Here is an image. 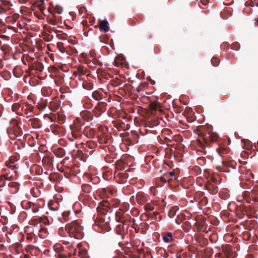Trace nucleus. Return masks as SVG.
<instances>
[{
  "label": "nucleus",
  "mask_w": 258,
  "mask_h": 258,
  "mask_svg": "<svg viewBox=\"0 0 258 258\" xmlns=\"http://www.w3.org/2000/svg\"><path fill=\"white\" fill-rule=\"evenodd\" d=\"M38 210H39L38 208H36V209H34L33 210V211L34 213H36V212H37L38 211Z\"/></svg>",
  "instance_id": "aec40b11"
},
{
  "label": "nucleus",
  "mask_w": 258,
  "mask_h": 258,
  "mask_svg": "<svg viewBox=\"0 0 258 258\" xmlns=\"http://www.w3.org/2000/svg\"><path fill=\"white\" fill-rule=\"evenodd\" d=\"M66 229L71 236L76 238L81 239L83 237V228L76 221L68 224Z\"/></svg>",
  "instance_id": "f257e3e1"
},
{
  "label": "nucleus",
  "mask_w": 258,
  "mask_h": 258,
  "mask_svg": "<svg viewBox=\"0 0 258 258\" xmlns=\"http://www.w3.org/2000/svg\"><path fill=\"white\" fill-rule=\"evenodd\" d=\"M39 1H40V2H41L42 3V4L39 6V9L41 11H42V8H43V3H44V0H39Z\"/></svg>",
  "instance_id": "a211bd4d"
},
{
  "label": "nucleus",
  "mask_w": 258,
  "mask_h": 258,
  "mask_svg": "<svg viewBox=\"0 0 258 258\" xmlns=\"http://www.w3.org/2000/svg\"><path fill=\"white\" fill-rule=\"evenodd\" d=\"M209 137L213 142H215L218 138V135L216 133H212L209 134Z\"/></svg>",
  "instance_id": "6e6552de"
},
{
  "label": "nucleus",
  "mask_w": 258,
  "mask_h": 258,
  "mask_svg": "<svg viewBox=\"0 0 258 258\" xmlns=\"http://www.w3.org/2000/svg\"><path fill=\"white\" fill-rule=\"evenodd\" d=\"M43 231H46V230H45V229H42V230H41V232H43Z\"/></svg>",
  "instance_id": "4be33fe9"
},
{
  "label": "nucleus",
  "mask_w": 258,
  "mask_h": 258,
  "mask_svg": "<svg viewBox=\"0 0 258 258\" xmlns=\"http://www.w3.org/2000/svg\"><path fill=\"white\" fill-rule=\"evenodd\" d=\"M20 107V105L18 104H15L12 106V109L14 111H15Z\"/></svg>",
  "instance_id": "ddd939ff"
},
{
  "label": "nucleus",
  "mask_w": 258,
  "mask_h": 258,
  "mask_svg": "<svg viewBox=\"0 0 258 258\" xmlns=\"http://www.w3.org/2000/svg\"><path fill=\"white\" fill-rule=\"evenodd\" d=\"M211 62L213 66H216L218 64L219 61L217 58H213L211 60Z\"/></svg>",
  "instance_id": "9b49d317"
},
{
  "label": "nucleus",
  "mask_w": 258,
  "mask_h": 258,
  "mask_svg": "<svg viewBox=\"0 0 258 258\" xmlns=\"http://www.w3.org/2000/svg\"><path fill=\"white\" fill-rule=\"evenodd\" d=\"M62 248V247L61 245L60 244H56L53 246L54 250L57 252H60Z\"/></svg>",
  "instance_id": "1a4fd4ad"
},
{
  "label": "nucleus",
  "mask_w": 258,
  "mask_h": 258,
  "mask_svg": "<svg viewBox=\"0 0 258 258\" xmlns=\"http://www.w3.org/2000/svg\"><path fill=\"white\" fill-rule=\"evenodd\" d=\"M48 11L49 12V13H51L50 11V10L48 9Z\"/></svg>",
  "instance_id": "5701e85b"
},
{
  "label": "nucleus",
  "mask_w": 258,
  "mask_h": 258,
  "mask_svg": "<svg viewBox=\"0 0 258 258\" xmlns=\"http://www.w3.org/2000/svg\"><path fill=\"white\" fill-rule=\"evenodd\" d=\"M163 239L165 242H170L172 240V235L171 233H167L163 237Z\"/></svg>",
  "instance_id": "423d86ee"
},
{
  "label": "nucleus",
  "mask_w": 258,
  "mask_h": 258,
  "mask_svg": "<svg viewBox=\"0 0 258 258\" xmlns=\"http://www.w3.org/2000/svg\"><path fill=\"white\" fill-rule=\"evenodd\" d=\"M57 47L61 53H64L65 52V49L63 46V44L62 42H58L57 44Z\"/></svg>",
  "instance_id": "9d476101"
},
{
  "label": "nucleus",
  "mask_w": 258,
  "mask_h": 258,
  "mask_svg": "<svg viewBox=\"0 0 258 258\" xmlns=\"http://www.w3.org/2000/svg\"><path fill=\"white\" fill-rule=\"evenodd\" d=\"M55 11L56 13L60 14L62 12V8L59 6H56L55 8Z\"/></svg>",
  "instance_id": "f8f14e48"
},
{
  "label": "nucleus",
  "mask_w": 258,
  "mask_h": 258,
  "mask_svg": "<svg viewBox=\"0 0 258 258\" xmlns=\"http://www.w3.org/2000/svg\"><path fill=\"white\" fill-rule=\"evenodd\" d=\"M8 133L12 139H14L16 137H20L22 135V131L17 120L12 119L11 120L10 126L8 130Z\"/></svg>",
  "instance_id": "f03ea898"
},
{
  "label": "nucleus",
  "mask_w": 258,
  "mask_h": 258,
  "mask_svg": "<svg viewBox=\"0 0 258 258\" xmlns=\"http://www.w3.org/2000/svg\"><path fill=\"white\" fill-rule=\"evenodd\" d=\"M149 210H153V208L151 207V208H149Z\"/></svg>",
  "instance_id": "412c9836"
},
{
  "label": "nucleus",
  "mask_w": 258,
  "mask_h": 258,
  "mask_svg": "<svg viewBox=\"0 0 258 258\" xmlns=\"http://www.w3.org/2000/svg\"><path fill=\"white\" fill-rule=\"evenodd\" d=\"M217 152H218L219 154L220 155V156H222V154L223 153L221 152V150L220 149H217Z\"/></svg>",
  "instance_id": "6ab92c4d"
},
{
  "label": "nucleus",
  "mask_w": 258,
  "mask_h": 258,
  "mask_svg": "<svg viewBox=\"0 0 258 258\" xmlns=\"http://www.w3.org/2000/svg\"><path fill=\"white\" fill-rule=\"evenodd\" d=\"M174 175V173L173 172H170L169 173L167 176H168L169 179H170V177H172Z\"/></svg>",
  "instance_id": "4468645a"
},
{
  "label": "nucleus",
  "mask_w": 258,
  "mask_h": 258,
  "mask_svg": "<svg viewBox=\"0 0 258 258\" xmlns=\"http://www.w3.org/2000/svg\"><path fill=\"white\" fill-rule=\"evenodd\" d=\"M100 27L101 29L103 30L105 32H107L109 30L107 21L106 20L100 21Z\"/></svg>",
  "instance_id": "20e7f679"
},
{
  "label": "nucleus",
  "mask_w": 258,
  "mask_h": 258,
  "mask_svg": "<svg viewBox=\"0 0 258 258\" xmlns=\"http://www.w3.org/2000/svg\"><path fill=\"white\" fill-rule=\"evenodd\" d=\"M161 105L158 102H155L151 104V108L154 110L161 111Z\"/></svg>",
  "instance_id": "39448f33"
},
{
  "label": "nucleus",
  "mask_w": 258,
  "mask_h": 258,
  "mask_svg": "<svg viewBox=\"0 0 258 258\" xmlns=\"http://www.w3.org/2000/svg\"><path fill=\"white\" fill-rule=\"evenodd\" d=\"M257 7H258V3L256 4Z\"/></svg>",
  "instance_id": "b1692460"
},
{
  "label": "nucleus",
  "mask_w": 258,
  "mask_h": 258,
  "mask_svg": "<svg viewBox=\"0 0 258 258\" xmlns=\"http://www.w3.org/2000/svg\"><path fill=\"white\" fill-rule=\"evenodd\" d=\"M79 255L81 258H89L87 251L86 250H81L79 251Z\"/></svg>",
  "instance_id": "0eeeda50"
},
{
  "label": "nucleus",
  "mask_w": 258,
  "mask_h": 258,
  "mask_svg": "<svg viewBox=\"0 0 258 258\" xmlns=\"http://www.w3.org/2000/svg\"><path fill=\"white\" fill-rule=\"evenodd\" d=\"M175 215V212L174 210H171L169 213L170 216H173Z\"/></svg>",
  "instance_id": "f3484780"
},
{
  "label": "nucleus",
  "mask_w": 258,
  "mask_h": 258,
  "mask_svg": "<svg viewBox=\"0 0 258 258\" xmlns=\"http://www.w3.org/2000/svg\"><path fill=\"white\" fill-rule=\"evenodd\" d=\"M71 129L72 130V134L73 137L77 138L79 134V132L81 129V125L80 123H76L74 125H71Z\"/></svg>",
  "instance_id": "7ed1b4c3"
},
{
  "label": "nucleus",
  "mask_w": 258,
  "mask_h": 258,
  "mask_svg": "<svg viewBox=\"0 0 258 258\" xmlns=\"http://www.w3.org/2000/svg\"><path fill=\"white\" fill-rule=\"evenodd\" d=\"M3 181V177H0V186H3L4 184V181Z\"/></svg>",
  "instance_id": "dca6fc26"
},
{
  "label": "nucleus",
  "mask_w": 258,
  "mask_h": 258,
  "mask_svg": "<svg viewBox=\"0 0 258 258\" xmlns=\"http://www.w3.org/2000/svg\"><path fill=\"white\" fill-rule=\"evenodd\" d=\"M6 179L7 180H12L13 179V175H11L9 176V175H7V176L6 177Z\"/></svg>",
  "instance_id": "2eb2a0df"
}]
</instances>
